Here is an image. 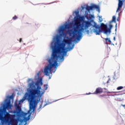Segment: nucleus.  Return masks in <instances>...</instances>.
I'll return each instance as SVG.
<instances>
[{"label":"nucleus","mask_w":125,"mask_h":125,"mask_svg":"<svg viewBox=\"0 0 125 125\" xmlns=\"http://www.w3.org/2000/svg\"><path fill=\"white\" fill-rule=\"evenodd\" d=\"M31 83H29V86L30 89H27L28 93H25L24 97L21 100V102H24V101L27 99L28 102H29V111L34 112L36 108V106L38 105L40 101H41V97H42V94H41V86L38 84H36L37 87H36L35 85V82L33 81L32 79H29V81H31Z\"/></svg>","instance_id":"f03ea898"},{"label":"nucleus","mask_w":125,"mask_h":125,"mask_svg":"<svg viewBox=\"0 0 125 125\" xmlns=\"http://www.w3.org/2000/svg\"><path fill=\"white\" fill-rule=\"evenodd\" d=\"M12 125H14V124H12Z\"/></svg>","instance_id":"bb28decb"},{"label":"nucleus","mask_w":125,"mask_h":125,"mask_svg":"<svg viewBox=\"0 0 125 125\" xmlns=\"http://www.w3.org/2000/svg\"><path fill=\"white\" fill-rule=\"evenodd\" d=\"M104 40L107 42V41L108 42H110V43H112V42L111 41V40H110L108 38H105L104 39Z\"/></svg>","instance_id":"4468645a"},{"label":"nucleus","mask_w":125,"mask_h":125,"mask_svg":"<svg viewBox=\"0 0 125 125\" xmlns=\"http://www.w3.org/2000/svg\"><path fill=\"white\" fill-rule=\"evenodd\" d=\"M16 109L17 110V114L21 113V112L22 111V108H21V107L19 106V104H17L16 105Z\"/></svg>","instance_id":"9b49d317"},{"label":"nucleus","mask_w":125,"mask_h":125,"mask_svg":"<svg viewBox=\"0 0 125 125\" xmlns=\"http://www.w3.org/2000/svg\"><path fill=\"white\" fill-rule=\"evenodd\" d=\"M69 26L68 24H65L64 26H62L60 27L59 30V33L60 34V37H63L64 36H65V32L64 31L66 29H69Z\"/></svg>","instance_id":"39448f33"},{"label":"nucleus","mask_w":125,"mask_h":125,"mask_svg":"<svg viewBox=\"0 0 125 125\" xmlns=\"http://www.w3.org/2000/svg\"><path fill=\"white\" fill-rule=\"evenodd\" d=\"M18 17L17 16H15L14 17H13V20H16V19H18Z\"/></svg>","instance_id":"dca6fc26"},{"label":"nucleus","mask_w":125,"mask_h":125,"mask_svg":"<svg viewBox=\"0 0 125 125\" xmlns=\"http://www.w3.org/2000/svg\"><path fill=\"white\" fill-rule=\"evenodd\" d=\"M74 26H76V27L68 31L69 35L70 36H72L74 40L80 41L83 37L82 32H83L84 30H88V28L91 27L92 24L91 22L87 21H83L82 23H81L79 20H76L75 21Z\"/></svg>","instance_id":"7ed1b4c3"},{"label":"nucleus","mask_w":125,"mask_h":125,"mask_svg":"<svg viewBox=\"0 0 125 125\" xmlns=\"http://www.w3.org/2000/svg\"><path fill=\"white\" fill-rule=\"evenodd\" d=\"M118 1L119 3L117 12H118V11H119V10L121 9V7H122L123 6V4H124V1H123V0H118Z\"/></svg>","instance_id":"1a4fd4ad"},{"label":"nucleus","mask_w":125,"mask_h":125,"mask_svg":"<svg viewBox=\"0 0 125 125\" xmlns=\"http://www.w3.org/2000/svg\"><path fill=\"white\" fill-rule=\"evenodd\" d=\"M109 81H111V79L110 78H109L108 81H107V83H109Z\"/></svg>","instance_id":"a211bd4d"},{"label":"nucleus","mask_w":125,"mask_h":125,"mask_svg":"<svg viewBox=\"0 0 125 125\" xmlns=\"http://www.w3.org/2000/svg\"><path fill=\"white\" fill-rule=\"evenodd\" d=\"M103 92V89L98 87L97 88L96 91L94 92V94H100Z\"/></svg>","instance_id":"9d476101"},{"label":"nucleus","mask_w":125,"mask_h":125,"mask_svg":"<svg viewBox=\"0 0 125 125\" xmlns=\"http://www.w3.org/2000/svg\"><path fill=\"white\" fill-rule=\"evenodd\" d=\"M36 83L38 85L41 84V85H42V81H38Z\"/></svg>","instance_id":"2eb2a0df"},{"label":"nucleus","mask_w":125,"mask_h":125,"mask_svg":"<svg viewBox=\"0 0 125 125\" xmlns=\"http://www.w3.org/2000/svg\"><path fill=\"white\" fill-rule=\"evenodd\" d=\"M11 108V104L10 103V101H9L6 103V106H4L3 109H4V110H6V109L8 110Z\"/></svg>","instance_id":"6e6552de"},{"label":"nucleus","mask_w":125,"mask_h":125,"mask_svg":"<svg viewBox=\"0 0 125 125\" xmlns=\"http://www.w3.org/2000/svg\"><path fill=\"white\" fill-rule=\"evenodd\" d=\"M4 119L5 120L8 122V121H13V118H11V115L9 114V113L6 112V110H4Z\"/></svg>","instance_id":"0eeeda50"},{"label":"nucleus","mask_w":125,"mask_h":125,"mask_svg":"<svg viewBox=\"0 0 125 125\" xmlns=\"http://www.w3.org/2000/svg\"><path fill=\"white\" fill-rule=\"evenodd\" d=\"M83 8H84L83 7H82V9H83Z\"/></svg>","instance_id":"a878e982"},{"label":"nucleus","mask_w":125,"mask_h":125,"mask_svg":"<svg viewBox=\"0 0 125 125\" xmlns=\"http://www.w3.org/2000/svg\"><path fill=\"white\" fill-rule=\"evenodd\" d=\"M113 39H114V41H116V38H115V37H114Z\"/></svg>","instance_id":"5701e85b"},{"label":"nucleus","mask_w":125,"mask_h":125,"mask_svg":"<svg viewBox=\"0 0 125 125\" xmlns=\"http://www.w3.org/2000/svg\"><path fill=\"white\" fill-rule=\"evenodd\" d=\"M85 9L87 11H90V10H93V9H97V11H100V10L99 6L95 4H93L91 6H87Z\"/></svg>","instance_id":"423d86ee"},{"label":"nucleus","mask_w":125,"mask_h":125,"mask_svg":"<svg viewBox=\"0 0 125 125\" xmlns=\"http://www.w3.org/2000/svg\"><path fill=\"white\" fill-rule=\"evenodd\" d=\"M102 21H103V20H102L100 21V22H102Z\"/></svg>","instance_id":"393cba45"},{"label":"nucleus","mask_w":125,"mask_h":125,"mask_svg":"<svg viewBox=\"0 0 125 125\" xmlns=\"http://www.w3.org/2000/svg\"><path fill=\"white\" fill-rule=\"evenodd\" d=\"M70 50L71 49H73V47H70V48H69Z\"/></svg>","instance_id":"412c9836"},{"label":"nucleus","mask_w":125,"mask_h":125,"mask_svg":"<svg viewBox=\"0 0 125 125\" xmlns=\"http://www.w3.org/2000/svg\"><path fill=\"white\" fill-rule=\"evenodd\" d=\"M56 71V69L55 70V71H54V73H55Z\"/></svg>","instance_id":"b1692460"},{"label":"nucleus","mask_w":125,"mask_h":125,"mask_svg":"<svg viewBox=\"0 0 125 125\" xmlns=\"http://www.w3.org/2000/svg\"><path fill=\"white\" fill-rule=\"evenodd\" d=\"M44 88L45 90H46V89H47V84L44 85Z\"/></svg>","instance_id":"f3484780"},{"label":"nucleus","mask_w":125,"mask_h":125,"mask_svg":"<svg viewBox=\"0 0 125 125\" xmlns=\"http://www.w3.org/2000/svg\"><path fill=\"white\" fill-rule=\"evenodd\" d=\"M112 22H116V16H113L112 17Z\"/></svg>","instance_id":"f8f14e48"},{"label":"nucleus","mask_w":125,"mask_h":125,"mask_svg":"<svg viewBox=\"0 0 125 125\" xmlns=\"http://www.w3.org/2000/svg\"><path fill=\"white\" fill-rule=\"evenodd\" d=\"M37 75H38V76H40V72H38V73H37Z\"/></svg>","instance_id":"4be33fe9"},{"label":"nucleus","mask_w":125,"mask_h":125,"mask_svg":"<svg viewBox=\"0 0 125 125\" xmlns=\"http://www.w3.org/2000/svg\"><path fill=\"white\" fill-rule=\"evenodd\" d=\"M67 39H63L64 43H61L58 44L55 42L54 45L52 47V54L51 58L48 60L49 64L46 65L44 69V74L45 76H49L50 73L52 72V67L56 69L58 67V63L57 61L58 59H64V56L67 54V51H66V44H71L72 40L69 37H66Z\"/></svg>","instance_id":"f257e3e1"},{"label":"nucleus","mask_w":125,"mask_h":125,"mask_svg":"<svg viewBox=\"0 0 125 125\" xmlns=\"http://www.w3.org/2000/svg\"><path fill=\"white\" fill-rule=\"evenodd\" d=\"M122 106H123V107H125V104H122Z\"/></svg>","instance_id":"aec40b11"},{"label":"nucleus","mask_w":125,"mask_h":125,"mask_svg":"<svg viewBox=\"0 0 125 125\" xmlns=\"http://www.w3.org/2000/svg\"><path fill=\"white\" fill-rule=\"evenodd\" d=\"M124 88V87L122 86H119L117 88V90H121V89H123Z\"/></svg>","instance_id":"ddd939ff"},{"label":"nucleus","mask_w":125,"mask_h":125,"mask_svg":"<svg viewBox=\"0 0 125 125\" xmlns=\"http://www.w3.org/2000/svg\"><path fill=\"white\" fill-rule=\"evenodd\" d=\"M22 42V38L20 39V42Z\"/></svg>","instance_id":"6ab92c4d"},{"label":"nucleus","mask_w":125,"mask_h":125,"mask_svg":"<svg viewBox=\"0 0 125 125\" xmlns=\"http://www.w3.org/2000/svg\"><path fill=\"white\" fill-rule=\"evenodd\" d=\"M92 28L93 32L95 33L96 35H98L99 36L100 35V32H101V30L102 31H104V34H108V33L110 34L111 33V30H112V28H113V25L109 24V28L107 29V25L104 24V23H101L100 26L97 24V23L96 22H94Z\"/></svg>","instance_id":"20e7f679"}]
</instances>
